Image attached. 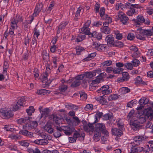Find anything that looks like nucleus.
I'll return each mask as SVG.
<instances>
[{"instance_id":"7c9ffc66","label":"nucleus","mask_w":153,"mask_h":153,"mask_svg":"<svg viewBox=\"0 0 153 153\" xmlns=\"http://www.w3.org/2000/svg\"><path fill=\"white\" fill-rule=\"evenodd\" d=\"M84 11V9L82 7H79L76 12L75 17V19L77 20L78 17L81 14H82Z\"/></svg>"},{"instance_id":"412c9836","label":"nucleus","mask_w":153,"mask_h":153,"mask_svg":"<svg viewBox=\"0 0 153 153\" xmlns=\"http://www.w3.org/2000/svg\"><path fill=\"white\" fill-rule=\"evenodd\" d=\"M33 143L39 145H45L47 144L48 142L46 140L42 139L36 140L34 141Z\"/></svg>"},{"instance_id":"de8ad7c7","label":"nucleus","mask_w":153,"mask_h":153,"mask_svg":"<svg viewBox=\"0 0 153 153\" xmlns=\"http://www.w3.org/2000/svg\"><path fill=\"white\" fill-rule=\"evenodd\" d=\"M114 33L116 36V38L118 40H120L122 39L123 36L122 34L120 33L117 30L114 31Z\"/></svg>"},{"instance_id":"a211bd4d","label":"nucleus","mask_w":153,"mask_h":153,"mask_svg":"<svg viewBox=\"0 0 153 153\" xmlns=\"http://www.w3.org/2000/svg\"><path fill=\"white\" fill-rule=\"evenodd\" d=\"M41 108H39L40 112L41 113V118L43 117L44 119L48 117L50 112L49 109L48 108H45L42 110H41Z\"/></svg>"},{"instance_id":"4c0bfd02","label":"nucleus","mask_w":153,"mask_h":153,"mask_svg":"<svg viewBox=\"0 0 153 153\" xmlns=\"http://www.w3.org/2000/svg\"><path fill=\"white\" fill-rule=\"evenodd\" d=\"M103 115V113L102 112H98L94 116V118L95 120L94 122V123L98 122L100 119V118Z\"/></svg>"},{"instance_id":"1a4fd4ad","label":"nucleus","mask_w":153,"mask_h":153,"mask_svg":"<svg viewBox=\"0 0 153 153\" xmlns=\"http://www.w3.org/2000/svg\"><path fill=\"white\" fill-rule=\"evenodd\" d=\"M130 49L132 53L131 56L132 57L137 58L140 56V53L137 47L132 46L130 47Z\"/></svg>"},{"instance_id":"6e6552de","label":"nucleus","mask_w":153,"mask_h":153,"mask_svg":"<svg viewBox=\"0 0 153 153\" xmlns=\"http://www.w3.org/2000/svg\"><path fill=\"white\" fill-rule=\"evenodd\" d=\"M109 86L106 85H105L101 87L97 91L98 93L107 95L112 92L111 90L109 89Z\"/></svg>"},{"instance_id":"c756f323","label":"nucleus","mask_w":153,"mask_h":153,"mask_svg":"<svg viewBox=\"0 0 153 153\" xmlns=\"http://www.w3.org/2000/svg\"><path fill=\"white\" fill-rule=\"evenodd\" d=\"M91 34L92 36L97 39L98 40H100L102 38V35L100 33L96 31H94L92 33H90L89 35Z\"/></svg>"},{"instance_id":"2f4dec72","label":"nucleus","mask_w":153,"mask_h":153,"mask_svg":"<svg viewBox=\"0 0 153 153\" xmlns=\"http://www.w3.org/2000/svg\"><path fill=\"white\" fill-rule=\"evenodd\" d=\"M147 120H149L143 114L140 115L137 119V120L139 122V123L143 124Z\"/></svg>"},{"instance_id":"423d86ee","label":"nucleus","mask_w":153,"mask_h":153,"mask_svg":"<svg viewBox=\"0 0 153 153\" xmlns=\"http://www.w3.org/2000/svg\"><path fill=\"white\" fill-rule=\"evenodd\" d=\"M38 123L36 121H30L29 123H25L23 126V129H28L29 130H31L35 128L37 126Z\"/></svg>"},{"instance_id":"aec40b11","label":"nucleus","mask_w":153,"mask_h":153,"mask_svg":"<svg viewBox=\"0 0 153 153\" xmlns=\"http://www.w3.org/2000/svg\"><path fill=\"white\" fill-rule=\"evenodd\" d=\"M101 70L100 69L98 68L96 70H95L92 71L88 72V76H89L90 79L92 78L95 76L97 74H101Z\"/></svg>"},{"instance_id":"864d4df0","label":"nucleus","mask_w":153,"mask_h":153,"mask_svg":"<svg viewBox=\"0 0 153 153\" xmlns=\"http://www.w3.org/2000/svg\"><path fill=\"white\" fill-rule=\"evenodd\" d=\"M73 118L74 120L73 123V125L75 126L79 125L80 123V121L78 117H74Z\"/></svg>"},{"instance_id":"f03ea898","label":"nucleus","mask_w":153,"mask_h":153,"mask_svg":"<svg viewBox=\"0 0 153 153\" xmlns=\"http://www.w3.org/2000/svg\"><path fill=\"white\" fill-rule=\"evenodd\" d=\"M22 21V17L19 14H17L10 20V26L13 29H16L18 27L17 24Z\"/></svg>"},{"instance_id":"5701e85b","label":"nucleus","mask_w":153,"mask_h":153,"mask_svg":"<svg viewBox=\"0 0 153 153\" xmlns=\"http://www.w3.org/2000/svg\"><path fill=\"white\" fill-rule=\"evenodd\" d=\"M105 40L108 45H114V37L111 35H108L106 37Z\"/></svg>"},{"instance_id":"0e129e2a","label":"nucleus","mask_w":153,"mask_h":153,"mask_svg":"<svg viewBox=\"0 0 153 153\" xmlns=\"http://www.w3.org/2000/svg\"><path fill=\"white\" fill-rule=\"evenodd\" d=\"M131 62L133 66L134 67L137 66L140 64V61L137 59L133 60L131 61Z\"/></svg>"},{"instance_id":"9b49d317","label":"nucleus","mask_w":153,"mask_h":153,"mask_svg":"<svg viewBox=\"0 0 153 153\" xmlns=\"http://www.w3.org/2000/svg\"><path fill=\"white\" fill-rule=\"evenodd\" d=\"M28 129L21 130L19 131V134L30 138H33L34 137L33 133L28 131Z\"/></svg>"},{"instance_id":"f257e3e1","label":"nucleus","mask_w":153,"mask_h":153,"mask_svg":"<svg viewBox=\"0 0 153 153\" xmlns=\"http://www.w3.org/2000/svg\"><path fill=\"white\" fill-rule=\"evenodd\" d=\"M0 116L3 119H8L13 116L12 111L6 108L0 109Z\"/></svg>"},{"instance_id":"bb28decb","label":"nucleus","mask_w":153,"mask_h":153,"mask_svg":"<svg viewBox=\"0 0 153 153\" xmlns=\"http://www.w3.org/2000/svg\"><path fill=\"white\" fill-rule=\"evenodd\" d=\"M30 121L29 117H25L24 118H22L17 120V122L19 124H22L25 123H29Z\"/></svg>"},{"instance_id":"6ab92c4d","label":"nucleus","mask_w":153,"mask_h":153,"mask_svg":"<svg viewBox=\"0 0 153 153\" xmlns=\"http://www.w3.org/2000/svg\"><path fill=\"white\" fill-rule=\"evenodd\" d=\"M130 125L131 128L133 130H137V128L140 126L139 122L137 120L130 122Z\"/></svg>"},{"instance_id":"37998d69","label":"nucleus","mask_w":153,"mask_h":153,"mask_svg":"<svg viewBox=\"0 0 153 153\" xmlns=\"http://www.w3.org/2000/svg\"><path fill=\"white\" fill-rule=\"evenodd\" d=\"M9 67L8 64L6 61H4V63L3 71V73L7 75V70Z\"/></svg>"},{"instance_id":"a18cd8bd","label":"nucleus","mask_w":153,"mask_h":153,"mask_svg":"<svg viewBox=\"0 0 153 153\" xmlns=\"http://www.w3.org/2000/svg\"><path fill=\"white\" fill-rule=\"evenodd\" d=\"M112 61L111 60H108L104 61L101 64V65L103 66H108L111 65L112 64Z\"/></svg>"},{"instance_id":"e433bc0d","label":"nucleus","mask_w":153,"mask_h":153,"mask_svg":"<svg viewBox=\"0 0 153 153\" xmlns=\"http://www.w3.org/2000/svg\"><path fill=\"white\" fill-rule=\"evenodd\" d=\"M8 137L10 138L12 140L15 141H16L17 140L21 139L20 136L18 135H15L13 134H10L8 136Z\"/></svg>"},{"instance_id":"ea45409f","label":"nucleus","mask_w":153,"mask_h":153,"mask_svg":"<svg viewBox=\"0 0 153 153\" xmlns=\"http://www.w3.org/2000/svg\"><path fill=\"white\" fill-rule=\"evenodd\" d=\"M96 55V54L95 53H92L91 54H89L88 56L86 58L84 59L83 60L85 61L89 60L95 57Z\"/></svg>"},{"instance_id":"a878e982","label":"nucleus","mask_w":153,"mask_h":153,"mask_svg":"<svg viewBox=\"0 0 153 153\" xmlns=\"http://www.w3.org/2000/svg\"><path fill=\"white\" fill-rule=\"evenodd\" d=\"M101 132L95 129L94 130V139L96 141H98L100 138Z\"/></svg>"},{"instance_id":"f3484780","label":"nucleus","mask_w":153,"mask_h":153,"mask_svg":"<svg viewBox=\"0 0 153 153\" xmlns=\"http://www.w3.org/2000/svg\"><path fill=\"white\" fill-rule=\"evenodd\" d=\"M95 99L102 105H107L108 103L105 97L104 96L95 97Z\"/></svg>"},{"instance_id":"9d476101","label":"nucleus","mask_w":153,"mask_h":153,"mask_svg":"<svg viewBox=\"0 0 153 153\" xmlns=\"http://www.w3.org/2000/svg\"><path fill=\"white\" fill-rule=\"evenodd\" d=\"M95 129L102 132L103 133L108 131L106 129L105 125L103 123H99L96 124Z\"/></svg>"},{"instance_id":"49530a36","label":"nucleus","mask_w":153,"mask_h":153,"mask_svg":"<svg viewBox=\"0 0 153 153\" xmlns=\"http://www.w3.org/2000/svg\"><path fill=\"white\" fill-rule=\"evenodd\" d=\"M27 150L29 153H41L40 150L37 148L34 149L29 148L27 149Z\"/></svg>"},{"instance_id":"79ce46f5","label":"nucleus","mask_w":153,"mask_h":153,"mask_svg":"<svg viewBox=\"0 0 153 153\" xmlns=\"http://www.w3.org/2000/svg\"><path fill=\"white\" fill-rule=\"evenodd\" d=\"M35 133L38 135L39 136H41L42 137L45 138L46 135L43 132L41 131L40 130L38 129H36L35 131Z\"/></svg>"},{"instance_id":"5fc2aeb1","label":"nucleus","mask_w":153,"mask_h":153,"mask_svg":"<svg viewBox=\"0 0 153 153\" xmlns=\"http://www.w3.org/2000/svg\"><path fill=\"white\" fill-rule=\"evenodd\" d=\"M80 97L81 100L83 101H85L87 98V95L86 93L83 91H81L79 93Z\"/></svg>"},{"instance_id":"13d9d810","label":"nucleus","mask_w":153,"mask_h":153,"mask_svg":"<svg viewBox=\"0 0 153 153\" xmlns=\"http://www.w3.org/2000/svg\"><path fill=\"white\" fill-rule=\"evenodd\" d=\"M75 80L73 82L71 85L73 87H77L79 86L81 83L80 81L75 79Z\"/></svg>"},{"instance_id":"cd10ccee","label":"nucleus","mask_w":153,"mask_h":153,"mask_svg":"<svg viewBox=\"0 0 153 153\" xmlns=\"http://www.w3.org/2000/svg\"><path fill=\"white\" fill-rule=\"evenodd\" d=\"M85 136L84 134H80V132L79 131H76L74 133L73 137H74L76 140L78 137L80 138L82 140L84 139V137Z\"/></svg>"},{"instance_id":"20e7f679","label":"nucleus","mask_w":153,"mask_h":153,"mask_svg":"<svg viewBox=\"0 0 153 153\" xmlns=\"http://www.w3.org/2000/svg\"><path fill=\"white\" fill-rule=\"evenodd\" d=\"M88 72H85L83 74L79 75L75 78V79L79 80H83V83L85 84V87L86 86V84L88 82L89 79H90L89 76H88Z\"/></svg>"},{"instance_id":"052dcab7","label":"nucleus","mask_w":153,"mask_h":153,"mask_svg":"<svg viewBox=\"0 0 153 153\" xmlns=\"http://www.w3.org/2000/svg\"><path fill=\"white\" fill-rule=\"evenodd\" d=\"M123 77L122 78L125 81H127L129 78V77L128 76V74L127 72H124L123 73Z\"/></svg>"},{"instance_id":"dca6fc26","label":"nucleus","mask_w":153,"mask_h":153,"mask_svg":"<svg viewBox=\"0 0 153 153\" xmlns=\"http://www.w3.org/2000/svg\"><path fill=\"white\" fill-rule=\"evenodd\" d=\"M144 140V138L142 136H136L134 137V141L133 143H131V144H134L135 145H138L141 143L142 141ZM132 146H133V145Z\"/></svg>"},{"instance_id":"4d7b16f0","label":"nucleus","mask_w":153,"mask_h":153,"mask_svg":"<svg viewBox=\"0 0 153 153\" xmlns=\"http://www.w3.org/2000/svg\"><path fill=\"white\" fill-rule=\"evenodd\" d=\"M61 119L60 118L58 117L57 116H55L53 117V120L55 121L56 125H59L61 122Z\"/></svg>"},{"instance_id":"bf43d9fd","label":"nucleus","mask_w":153,"mask_h":153,"mask_svg":"<svg viewBox=\"0 0 153 153\" xmlns=\"http://www.w3.org/2000/svg\"><path fill=\"white\" fill-rule=\"evenodd\" d=\"M53 66L54 67H57V62L59 61L58 58L56 56H53Z\"/></svg>"},{"instance_id":"680f3d73","label":"nucleus","mask_w":153,"mask_h":153,"mask_svg":"<svg viewBox=\"0 0 153 153\" xmlns=\"http://www.w3.org/2000/svg\"><path fill=\"white\" fill-rule=\"evenodd\" d=\"M118 97L117 94H112L109 96L108 97V99L109 100H116L118 98Z\"/></svg>"},{"instance_id":"58836bf2","label":"nucleus","mask_w":153,"mask_h":153,"mask_svg":"<svg viewBox=\"0 0 153 153\" xmlns=\"http://www.w3.org/2000/svg\"><path fill=\"white\" fill-rule=\"evenodd\" d=\"M149 102V99L148 98H142L139 101L140 105H145L147 104Z\"/></svg>"},{"instance_id":"0eeeda50","label":"nucleus","mask_w":153,"mask_h":153,"mask_svg":"<svg viewBox=\"0 0 153 153\" xmlns=\"http://www.w3.org/2000/svg\"><path fill=\"white\" fill-rule=\"evenodd\" d=\"M144 115L149 120H152L153 117V111L150 107L145 109L143 111Z\"/></svg>"},{"instance_id":"69168bd1","label":"nucleus","mask_w":153,"mask_h":153,"mask_svg":"<svg viewBox=\"0 0 153 153\" xmlns=\"http://www.w3.org/2000/svg\"><path fill=\"white\" fill-rule=\"evenodd\" d=\"M103 133L105 134V135L102 137L101 139L103 142H104L105 141H106L108 139L109 133L108 131L106 132Z\"/></svg>"},{"instance_id":"ddd939ff","label":"nucleus","mask_w":153,"mask_h":153,"mask_svg":"<svg viewBox=\"0 0 153 153\" xmlns=\"http://www.w3.org/2000/svg\"><path fill=\"white\" fill-rule=\"evenodd\" d=\"M138 32L141 34L146 35L147 36L153 35V30L152 29L150 30H145L140 28L139 29Z\"/></svg>"},{"instance_id":"f704fd0d","label":"nucleus","mask_w":153,"mask_h":153,"mask_svg":"<svg viewBox=\"0 0 153 153\" xmlns=\"http://www.w3.org/2000/svg\"><path fill=\"white\" fill-rule=\"evenodd\" d=\"M67 22H62V24L60 25L58 27V29L57 30V33L59 34L60 30L64 28L68 24Z\"/></svg>"},{"instance_id":"7ed1b4c3","label":"nucleus","mask_w":153,"mask_h":153,"mask_svg":"<svg viewBox=\"0 0 153 153\" xmlns=\"http://www.w3.org/2000/svg\"><path fill=\"white\" fill-rule=\"evenodd\" d=\"M115 18L117 20H119L124 25L127 24L128 20V18L123 12L119 11L115 16Z\"/></svg>"},{"instance_id":"c9c22d12","label":"nucleus","mask_w":153,"mask_h":153,"mask_svg":"<svg viewBox=\"0 0 153 153\" xmlns=\"http://www.w3.org/2000/svg\"><path fill=\"white\" fill-rule=\"evenodd\" d=\"M101 31L105 34H109L110 33V29L108 27H103L101 28Z\"/></svg>"},{"instance_id":"09e8293b","label":"nucleus","mask_w":153,"mask_h":153,"mask_svg":"<svg viewBox=\"0 0 153 153\" xmlns=\"http://www.w3.org/2000/svg\"><path fill=\"white\" fill-rule=\"evenodd\" d=\"M130 91V89L127 87H123L120 90V92L123 94H126L129 92Z\"/></svg>"},{"instance_id":"4be33fe9","label":"nucleus","mask_w":153,"mask_h":153,"mask_svg":"<svg viewBox=\"0 0 153 153\" xmlns=\"http://www.w3.org/2000/svg\"><path fill=\"white\" fill-rule=\"evenodd\" d=\"M102 81V79L97 78L92 81L90 84V86L92 87H96L98 86V84Z\"/></svg>"},{"instance_id":"473e14b6","label":"nucleus","mask_w":153,"mask_h":153,"mask_svg":"<svg viewBox=\"0 0 153 153\" xmlns=\"http://www.w3.org/2000/svg\"><path fill=\"white\" fill-rule=\"evenodd\" d=\"M50 92V91H49L45 89H42L38 90L36 93L38 94L45 95L49 94Z\"/></svg>"},{"instance_id":"4468645a","label":"nucleus","mask_w":153,"mask_h":153,"mask_svg":"<svg viewBox=\"0 0 153 153\" xmlns=\"http://www.w3.org/2000/svg\"><path fill=\"white\" fill-rule=\"evenodd\" d=\"M83 129L86 132L92 131L94 130V126L92 124L84 123L83 125Z\"/></svg>"},{"instance_id":"8fccbe9b","label":"nucleus","mask_w":153,"mask_h":153,"mask_svg":"<svg viewBox=\"0 0 153 153\" xmlns=\"http://www.w3.org/2000/svg\"><path fill=\"white\" fill-rule=\"evenodd\" d=\"M147 147L148 149L143 151L144 153H149L150 152H151L153 151V144H149V145H148Z\"/></svg>"},{"instance_id":"3c124183","label":"nucleus","mask_w":153,"mask_h":153,"mask_svg":"<svg viewBox=\"0 0 153 153\" xmlns=\"http://www.w3.org/2000/svg\"><path fill=\"white\" fill-rule=\"evenodd\" d=\"M138 30H139V29H138L137 30V31L136 33V38L137 39H139L140 40H144L145 38L143 37V36H144V35H142V34H141L140 33H138Z\"/></svg>"},{"instance_id":"f8f14e48","label":"nucleus","mask_w":153,"mask_h":153,"mask_svg":"<svg viewBox=\"0 0 153 153\" xmlns=\"http://www.w3.org/2000/svg\"><path fill=\"white\" fill-rule=\"evenodd\" d=\"M133 20L135 22L134 25L136 27H139L143 23L144 18L143 16L139 15L137 16L136 19H134Z\"/></svg>"},{"instance_id":"603ef678","label":"nucleus","mask_w":153,"mask_h":153,"mask_svg":"<svg viewBox=\"0 0 153 153\" xmlns=\"http://www.w3.org/2000/svg\"><path fill=\"white\" fill-rule=\"evenodd\" d=\"M35 111L34 107L32 106H30L29 108L26 109V111L29 115H31L32 113H33Z\"/></svg>"},{"instance_id":"e2e57ef3","label":"nucleus","mask_w":153,"mask_h":153,"mask_svg":"<svg viewBox=\"0 0 153 153\" xmlns=\"http://www.w3.org/2000/svg\"><path fill=\"white\" fill-rule=\"evenodd\" d=\"M85 38V35L79 36H77L76 41L77 42H80L84 39Z\"/></svg>"},{"instance_id":"c85d7f7f","label":"nucleus","mask_w":153,"mask_h":153,"mask_svg":"<svg viewBox=\"0 0 153 153\" xmlns=\"http://www.w3.org/2000/svg\"><path fill=\"white\" fill-rule=\"evenodd\" d=\"M144 149L143 147L138 146L137 147H133L131 148V153H137L142 151Z\"/></svg>"},{"instance_id":"72a5a7b5","label":"nucleus","mask_w":153,"mask_h":153,"mask_svg":"<svg viewBox=\"0 0 153 153\" xmlns=\"http://www.w3.org/2000/svg\"><path fill=\"white\" fill-rule=\"evenodd\" d=\"M137 11L135 9L130 7V9L127 12V14L128 16H132L134 14L137 13Z\"/></svg>"},{"instance_id":"774afa93","label":"nucleus","mask_w":153,"mask_h":153,"mask_svg":"<svg viewBox=\"0 0 153 153\" xmlns=\"http://www.w3.org/2000/svg\"><path fill=\"white\" fill-rule=\"evenodd\" d=\"M123 70L120 68H115L113 69V72L114 74H119Z\"/></svg>"},{"instance_id":"a19ab883","label":"nucleus","mask_w":153,"mask_h":153,"mask_svg":"<svg viewBox=\"0 0 153 153\" xmlns=\"http://www.w3.org/2000/svg\"><path fill=\"white\" fill-rule=\"evenodd\" d=\"M61 128L57 127V131H55L53 135L56 138L59 137L61 136V134L59 131H61L62 130L61 129Z\"/></svg>"},{"instance_id":"338daca9","label":"nucleus","mask_w":153,"mask_h":153,"mask_svg":"<svg viewBox=\"0 0 153 153\" xmlns=\"http://www.w3.org/2000/svg\"><path fill=\"white\" fill-rule=\"evenodd\" d=\"M124 8V5L121 3L117 4L115 7V9L117 10H118L119 9L123 10Z\"/></svg>"},{"instance_id":"b1692460","label":"nucleus","mask_w":153,"mask_h":153,"mask_svg":"<svg viewBox=\"0 0 153 153\" xmlns=\"http://www.w3.org/2000/svg\"><path fill=\"white\" fill-rule=\"evenodd\" d=\"M111 131L112 134L116 136H120L122 134V132L120 130L116 128H113Z\"/></svg>"},{"instance_id":"c03bdc74","label":"nucleus","mask_w":153,"mask_h":153,"mask_svg":"<svg viewBox=\"0 0 153 153\" xmlns=\"http://www.w3.org/2000/svg\"><path fill=\"white\" fill-rule=\"evenodd\" d=\"M18 143L20 146L27 147L29 145V143L25 140H22L18 141Z\"/></svg>"},{"instance_id":"2eb2a0df","label":"nucleus","mask_w":153,"mask_h":153,"mask_svg":"<svg viewBox=\"0 0 153 153\" xmlns=\"http://www.w3.org/2000/svg\"><path fill=\"white\" fill-rule=\"evenodd\" d=\"M61 129L64 131V133L67 135H70L74 130V129L69 126H62Z\"/></svg>"},{"instance_id":"393cba45","label":"nucleus","mask_w":153,"mask_h":153,"mask_svg":"<svg viewBox=\"0 0 153 153\" xmlns=\"http://www.w3.org/2000/svg\"><path fill=\"white\" fill-rule=\"evenodd\" d=\"M44 130L48 132L49 133H52L53 132V130L51 126L50 123H47L44 127Z\"/></svg>"},{"instance_id":"39448f33","label":"nucleus","mask_w":153,"mask_h":153,"mask_svg":"<svg viewBox=\"0 0 153 153\" xmlns=\"http://www.w3.org/2000/svg\"><path fill=\"white\" fill-rule=\"evenodd\" d=\"M91 23V21L90 20H87L85 23L83 27L79 30L80 33H83L86 35H89L90 31V29L88 28Z\"/></svg>"},{"instance_id":"6e6d98bb","label":"nucleus","mask_w":153,"mask_h":153,"mask_svg":"<svg viewBox=\"0 0 153 153\" xmlns=\"http://www.w3.org/2000/svg\"><path fill=\"white\" fill-rule=\"evenodd\" d=\"M67 88L66 85L62 84L59 86V89L60 92H64L67 90Z\"/></svg>"}]
</instances>
